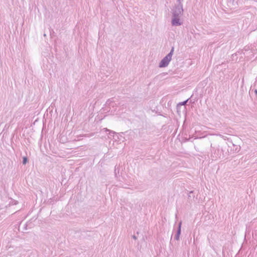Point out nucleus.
I'll return each mask as SVG.
<instances>
[{"instance_id":"12","label":"nucleus","mask_w":257,"mask_h":257,"mask_svg":"<svg viewBox=\"0 0 257 257\" xmlns=\"http://www.w3.org/2000/svg\"><path fill=\"white\" fill-rule=\"evenodd\" d=\"M254 93H255V95H256V97H257V89H255Z\"/></svg>"},{"instance_id":"9","label":"nucleus","mask_w":257,"mask_h":257,"mask_svg":"<svg viewBox=\"0 0 257 257\" xmlns=\"http://www.w3.org/2000/svg\"><path fill=\"white\" fill-rule=\"evenodd\" d=\"M28 162V159L27 157H23V164L26 165Z\"/></svg>"},{"instance_id":"6","label":"nucleus","mask_w":257,"mask_h":257,"mask_svg":"<svg viewBox=\"0 0 257 257\" xmlns=\"http://www.w3.org/2000/svg\"><path fill=\"white\" fill-rule=\"evenodd\" d=\"M194 194V193L193 191H190L188 193V199H194V198L195 197V195Z\"/></svg>"},{"instance_id":"11","label":"nucleus","mask_w":257,"mask_h":257,"mask_svg":"<svg viewBox=\"0 0 257 257\" xmlns=\"http://www.w3.org/2000/svg\"><path fill=\"white\" fill-rule=\"evenodd\" d=\"M180 234L176 233L175 237H174V239L176 240H178L180 238Z\"/></svg>"},{"instance_id":"7","label":"nucleus","mask_w":257,"mask_h":257,"mask_svg":"<svg viewBox=\"0 0 257 257\" xmlns=\"http://www.w3.org/2000/svg\"><path fill=\"white\" fill-rule=\"evenodd\" d=\"M189 98L186 99V100L184 101H182V102H181L180 103H179L178 104H177V107H178L180 105H185V104H186L187 102L188 101Z\"/></svg>"},{"instance_id":"1","label":"nucleus","mask_w":257,"mask_h":257,"mask_svg":"<svg viewBox=\"0 0 257 257\" xmlns=\"http://www.w3.org/2000/svg\"><path fill=\"white\" fill-rule=\"evenodd\" d=\"M183 0H177L174 8L172 9V25L179 26L182 24L180 21V17L183 14Z\"/></svg>"},{"instance_id":"3","label":"nucleus","mask_w":257,"mask_h":257,"mask_svg":"<svg viewBox=\"0 0 257 257\" xmlns=\"http://www.w3.org/2000/svg\"><path fill=\"white\" fill-rule=\"evenodd\" d=\"M77 233L79 234V238L80 239L87 238L88 237L92 236L93 232L89 230H80Z\"/></svg>"},{"instance_id":"10","label":"nucleus","mask_w":257,"mask_h":257,"mask_svg":"<svg viewBox=\"0 0 257 257\" xmlns=\"http://www.w3.org/2000/svg\"><path fill=\"white\" fill-rule=\"evenodd\" d=\"M10 204H12V205H17V204H18V201H16V200H12L10 202Z\"/></svg>"},{"instance_id":"13","label":"nucleus","mask_w":257,"mask_h":257,"mask_svg":"<svg viewBox=\"0 0 257 257\" xmlns=\"http://www.w3.org/2000/svg\"><path fill=\"white\" fill-rule=\"evenodd\" d=\"M133 238L134 239H137V237H136L135 235H133Z\"/></svg>"},{"instance_id":"4","label":"nucleus","mask_w":257,"mask_h":257,"mask_svg":"<svg viewBox=\"0 0 257 257\" xmlns=\"http://www.w3.org/2000/svg\"><path fill=\"white\" fill-rule=\"evenodd\" d=\"M213 151L212 157L214 159H217L218 158L220 159L221 158H223L224 157L223 151L222 149H220L219 147H217L216 149L213 148Z\"/></svg>"},{"instance_id":"8","label":"nucleus","mask_w":257,"mask_h":257,"mask_svg":"<svg viewBox=\"0 0 257 257\" xmlns=\"http://www.w3.org/2000/svg\"><path fill=\"white\" fill-rule=\"evenodd\" d=\"M105 130V132H108L109 133H108V135H109L110 136H113V134H115V132L112 131H110L109 130H108L107 128H104Z\"/></svg>"},{"instance_id":"2","label":"nucleus","mask_w":257,"mask_h":257,"mask_svg":"<svg viewBox=\"0 0 257 257\" xmlns=\"http://www.w3.org/2000/svg\"><path fill=\"white\" fill-rule=\"evenodd\" d=\"M174 51V47L173 46L170 52L165 57H164L159 63V67L160 68H164L168 66L170 62L172 60Z\"/></svg>"},{"instance_id":"5","label":"nucleus","mask_w":257,"mask_h":257,"mask_svg":"<svg viewBox=\"0 0 257 257\" xmlns=\"http://www.w3.org/2000/svg\"><path fill=\"white\" fill-rule=\"evenodd\" d=\"M181 226H182V221H180L178 224L177 229V231H176L177 234H181Z\"/></svg>"}]
</instances>
